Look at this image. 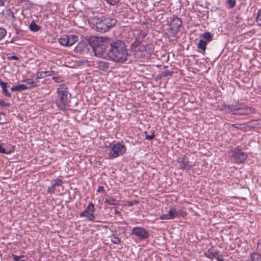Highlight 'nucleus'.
Here are the masks:
<instances>
[{
    "label": "nucleus",
    "mask_w": 261,
    "mask_h": 261,
    "mask_svg": "<svg viewBox=\"0 0 261 261\" xmlns=\"http://www.w3.org/2000/svg\"><path fill=\"white\" fill-rule=\"evenodd\" d=\"M107 55L109 60L115 63L124 62L128 55L125 42L119 39L110 41Z\"/></svg>",
    "instance_id": "obj_1"
},
{
    "label": "nucleus",
    "mask_w": 261,
    "mask_h": 261,
    "mask_svg": "<svg viewBox=\"0 0 261 261\" xmlns=\"http://www.w3.org/2000/svg\"><path fill=\"white\" fill-rule=\"evenodd\" d=\"M117 22V19L114 18L102 16L91 18L89 23L97 31L105 33L112 29Z\"/></svg>",
    "instance_id": "obj_2"
},
{
    "label": "nucleus",
    "mask_w": 261,
    "mask_h": 261,
    "mask_svg": "<svg viewBox=\"0 0 261 261\" xmlns=\"http://www.w3.org/2000/svg\"><path fill=\"white\" fill-rule=\"evenodd\" d=\"M90 46L92 47V50L96 56L100 57L106 52H108L109 46L108 45V42L107 39L102 38L94 37L91 38L89 41Z\"/></svg>",
    "instance_id": "obj_3"
},
{
    "label": "nucleus",
    "mask_w": 261,
    "mask_h": 261,
    "mask_svg": "<svg viewBox=\"0 0 261 261\" xmlns=\"http://www.w3.org/2000/svg\"><path fill=\"white\" fill-rule=\"evenodd\" d=\"M58 96L56 102L59 109L66 111L70 106L66 102L68 94V89L66 86L61 85L57 89Z\"/></svg>",
    "instance_id": "obj_4"
},
{
    "label": "nucleus",
    "mask_w": 261,
    "mask_h": 261,
    "mask_svg": "<svg viewBox=\"0 0 261 261\" xmlns=\"http://www.w3.org/2000/svg\"><path fill=\"white\" fill-rule=\"evenodd\" d=\"M225 111L227 112H231L234 115H247L255 112L254 108L241 104L228 106L225 108Z\"/></svg>",
    "instance_id": "obj_5"
},
{
    "label": "nucleus",
    "mask_w": 261,
    "mask_h": 261,
    "mask_svg": "<svg viewBox=\"0 0 261 261\" xmlns=\"http://www.w3.org/2000/svg\"><path fill=\"white\" fill-rule=\"evenodd\" d=\"M146 34L145 32L140 31L139 34L138 35L135 41L132 44L131 47L135 51H141L144 53L146 51V46L142 44V42L146 36Z\"/></svg>",
    "instance_id": "obj_6"
},
{
    "label": "nucleus",
    "mask_w": 261,
    "mask_h": 261,
    "mask_svg": "<svg viewBox=\"0 0 261 261\" xmlns=\"http://www.w3.org/2000/svg\"><path fill=\"white\" fill-rule=\"evenodd\" d=\"M95 212L94 205L92 202H89L86 210L80 214L81 217H87L89 221H94L95 217L94 215Z\"/></svg>",
    "instance_id": "obj_7"
},
{
    "label": "nucleus",
    "mask_w": 261,
    "mask_h": 261,
    "mask_svg": "<svg viewBox=\"0 0 261 261\" xmlns=\"http://www.w3.org/2000/svg\"><path fill=\"white\" fill-rule=\"evenodd\" d=\"M132 233L137 237L141 240H144L149 237L148 232L146 229L140 227H135L132 229Z\"/></svg>",
    "instance_id": "obj_8"
},
{
    "label": "nucleus",
    "mask_w": 261,
    "mask_h": 261,
    "mask_svg": "<svg viewBox=\"0 0 261 261\" xmlns=\"http://www.w3.org/2000/svg\"><path fill=\"white\" fill-rule=\"evenodd\" d=\"M177 161L179 164L180 168L182 170H189L195 165V163L189 162L185 155L179 157Z\"/></svg>",
    "instance_id": "obj_9"
},
{
    "label": "nucleus",
    "mask_w": 261,
    "mask_h": 261,
    "mask_svg": "<svg viewBox=\"0 0 261 261\" xmlns=\"http://www.w3.org/2000/svg\"><path fill=\"white\" fill-rule=\"evenodd\" d=\"M125 151L126 148H108L107 153L109 159H112L122 155Z\"/></svg>",
    "instance_id": "obj_10"
},
{
    "label": "nucleus",
    "mask_w": 261,
    "mask_h": 261,
    "mask_svg": "<svg viewBox=\"0 0 261 261\" xmlns=\"http://www.w3.org/2000/svg\"><path fill=\"white\" fill-rule=\"evenodd\" d=\"M89 46H91L89 41L88 42L87 41L80 42L75 47L74 51L76 53L82 54L85 52L88 51L89 49Z\"/></svg>",
    "instance_id": "obj_11"
},
{
    "label": "nucleus",
    "mask_w": 261,
    "mask_h": 261,
    "mask_svg": "<svg viewBox=\"0 0 261 261\" xmlns=\"http://www.w3.org/2000/svg\"><path fill=\"white\" fill-rule=\"evenodd\" d=\"M182 21L181 19L177 17H173L170 20L169 25L171 31L177 32L181 27Z\"/></svg>",
    "instance_id": "obj_12"
},
{
    "label": "nucleus",
    "mask_w": 261,
    "mask_h": 261,
    "mask_svg": "<svg viewBox=\"0 0 261 261\" xmlns=\"http://www.w3.org/2000/svg\"><path fill=\"white\" fill-rule=\"evenodd\" d=\"M170 219H173L175 218L184 217L187 213L181 210H176L175 208H170L168 212Z\"/></svg>",
    "instance_id": "obj_13"
},
{
    "label": "nucleus",
    "mask_w": 261,
    "mask_h": 261,
    "mask_svg": "<svg viewBox=\"0 0 261 261\" xmlns=\"http://www.w3.org/2000/svg\"><path fill=\"white\" fill-rule=\"evenodd\" d=\"M229 154L230 156L234 158V159L237 163H243L247 158V154L244 152L238 151L236 152H229Z\"/></svg>",
    "instance_id": "obj_14"
},
{
    "label": "nucleus",
    "mask_w": 261,
    "mask_h": 261,
    "mask_svg": "<svg viewBox=\"0 0 261 261\" xmlns=\"http://www.w3.org/2000/svg\"><path fill=\"white\" fill-rule=\"evenodd\" d=\"M62 184H63L62 180L59 178L51 180V186L47 187V193L49 194H53L55 192V190H56L55 187L56 186H57V187L61 186H62Z\"/></svg>",
    "instance_id": "obj_15"
},
{
    "label": "nucleus",
    "mask_w": 261,
    "mask_h": 261,
    "mask_svg": "<svg viewBox=\"0 0 261 261\" xmlns=\"http://www.w3.org/2000/svg\"><path fill=\"white\" fill-rule=\"evenodd\" d=\"M96 65L99 70L106 71L109 68L110 63L106 61H99L96 62Z\"/></svg>",
    "instance_id": "obj_16"
},
{
    "label": "nucleus",
    "mask_w": 261,
    "mask_h": 261,
    "mask_svg": "<svg viewBox=\"0 0 261 261\" xmlns=\"http://www.w3.org/2000/svg\"><path fill=\"white\" fill-rule=\"evenodd\" d=\"M207 41H204L203 39H200L198 41V43L197 44V47L200 50H199V51L202 54H204L205 52L206 47L207 45Z\"/></svg>",
    "instance_id": "obj_17"
},
{
    "label": "nucleus",
    "mask_w": 261,
    "mask_h": 261,
    "mask_svg": "<svg viewBox=\"0 0 261 261\" xmlns=\"http://www.w3.org/2000/svg\"><path fill=\"white\" fill-rule=\"evenodd\" d=\"M0 86L2 89L3 93L4 95L8 97H11V95L7 89V83L2 81V80L0 79Z\"/></svg>",
    "instance_id": "obj_18"
},
{
    "label": "nucleus",
    "mask_w": 261,
    "mask_h": 261,
    "mask_svg": "<svg viewBox=\"0 0 261 261\" xmlns=\"http://www.w3.org/2000/svg\"><path fill=\"white\" fill-rule=\"evenodd\" d=\"M216 254H217V252L212 247L210 248L205 253V256L211 259H213L215 256H216Z\"/></svg>",
    "instance_id": "obj_19"
},
{
    "label": "nucleus",
    "mask_w": 261,
    "mask_h": 261,
    "mask_svg": "<svg viewBox=\"0 0 261 261\" xmlns=\"http://www.w3.org/2000/svg\"><path fill=\"white\" fill-rule=\"evenodd\" d=\"M68 39H69L68 35H64L58 39V42L62 46H68Z\"/></svg>",
    "instance_id": "obj_20"
},
{
    "label": "nucleus",
    "mask_w": 261,
    "mask_h": 261,
    "mask_svg": "<svg viewBox=\"0 0 261 261\" xmlns=\"http://www.w3.org/2000/svg\"><path fill=\"white\" fill-rule=\"evenodd\" d=\"M69 39H68V46H72L73 44H74L78 40V37L76 36L70 35H68Z\"/></svg>",
    "instance_id": "obj_21"
},
{
    "label": "nucleus",
    "mask_w": 261,
    "mask_h": 261,
    "mask_svg": "<svg viewBox=\"0 0 261 261\" xmlns=\"http://www.w3.org/2000/svg\"><path fill=\"white\" fill-rule=\"evenodd\" d=\"M29 29L31 31L33 32H36L39 31L41 28L38 25H37L33 20L31 22L29 25Z\"/></svg>",
    "instance_id": "obj_22"
},
{
    "label": "nucleus",
    "mask_w": 261,
    "mask_h": 261,
    "mask_svg": "<svg viewBox=\"0 0 261 261\" xmlns=\"http://www.w3.org/2000/svg\"><path fill=\"white\" fill-rule=\"evenodd\" d=\"M105 203L110 205L114 206H116L119 204L118 201L113 198H106L105 200Z\"/></svg>",
    "instance_id": "obj_23"
},
{
    "label": "nucleus",
    "mask_w": 261,
    "mask_h": 261,
    "mask_svg": "<svg viewBox=\"0 0 261 261\" xmlns=\"http://www.w3.org/2000/svg\"><path fill=\"white\" fill-rule=\"evenodd\" d=\"M201 37H203V38L205 39L204 41H207V43L208 42L212 41L213 39V35L211 34L208 32H206L203 33L201 35Z\"/></svg>",
    "instance_id": "obj_24"
},
{
    "label": "nucleus",
    "mask_w": 261,
    "mask_h": 261,
    "mask_svg": "<svg viewBox=\"0 0 261 261\" xmlns=\"http://www.w3.org/2000/svg\"><path fill=\"white\" fill-rule=\"evenodd\" d=\"M23 82H25L27 84L26 85H28V89L38 86L37 82L33 81L30 79H25L23 81Z\"/></svg>",
    "instance_id": "obj_25"
},
{
    "label": "nucleus",
    "mask_w": 261,
    "mask_h": 261,
    "mask_svg": "<svg viewBox=\"0 0 261 261\" xmlns=\"http://www.w3.org/2000/svg\"><path fill=\"white\" fill-rule=\"evenodd\" d=\"M251 261H261V255L257 252H253L250 256Z\"/></svg>",
    "instance_id": "obj_26"
},
{
    "label": "nucleus",
    "mask_w": 261,
    "mask_h": 261,
    "mask_svg": "<svg viewBox=\"0 0 261 261\" xmlns=\"http://www.w3.org/2000/svg\"><path fill=\"white\" fill-rule=\"evenodd\" d=\"M14 148H0V153L7 154H11L14 152Z\"/></svg>",
    "instance_id": "obj_27"
},
{
    "label": "nucleus",
    "mask_w": 261,
    "mask_h": 261,
    "mask_svg": "<svg viewBox=\"0 0 261 261\" xmlns=\"http://www.w3.org/2000/svg\"><path fill=\"white\" fill-rule=\"evenodd\" d=\"M6 14L8 19L11 20H14L15 19L14 14L10 9L6 10Z\"/></svg>",
    "instance_id": "obj_28"
},
{
    "label": "nucleus",
    "mask_w": 261,
    "mask_h": 261,
    "mask_svg": "<svg viewBox=\"0 0 261 261\" xmlns=\"http://www.w3.org/2000/svg\"><path fill=\"white\" fill-rule=\"evenodd\" d=\"M108 5L112 6H117L120 0H104Z\"/></svg>",
    "instance_id": "obj_29"
},
{
    "label": "nucleus",
    "mask_w": 261,
    "mask_h": 261,
    "mask_svg": "<svg viewBox=\"0 0 261 261\" xmlns=\"http://www.w3.org/2000/svg\"><path fill=\"white\" fill-rule=\"evenodd\" d=\"M17 91H22L28 89L27 85L18 84L16 85Z\"/></svg>",
    "instance_id": "obj_30"
},
{
    "label": "nucleus",
    "mask_w": 261,
    "mask_h": 261,
    "mask_svg": "<svg viewBox=\"0 0 261 261\" xmlns=\"http://www.w3.org/2000/svg\"><path fill=\"white\" fill-rule=\"evenodd\" d=\"M46 73H47V72H45V71H38L36 74V79H43L46 77Z\"/></svg>",
    "instance_id": "obj_31"
},
{
    "label": "nucleus",
    "mask_w": 261,
    "mask_h": 261,
    "mask_svg": "<svg viewBox=\"0 0 261 261\" xmlns=\"http://www.w3.org/2000/svg\"><path fill=\"white\" fill-rule=\"evenodd\" d=\"M154 132H155L154 130H151V132H150L151 134L148 135V134H147V133L146 132H145V134L146 139H148V140L152 139L155 137Z\"/></svg>",
    "instance_id": "obj_32"
},
{
    "label": "nucleus",
    "mask_w": 261,
    "mask_h": 261,
    "mask_svg": "<svg viewBox=\"0 0 261 261\" xmlns=\"http://www.w3.org/2000/svg\"><path fill=\"white\" fill-rule=\"evenodd\" d=\"M6 30L2 28H0V40H2L6 35Z\"/></svg>",
    "instance_id": "obj_33"
},
{
    "label": "nucleus",
    "mask_w": 261,
    "mask_h": 261,
    "mask_svg": "<svg viewBox=\"0 0 261 261\" xmlns=\"http://www.w3.org/2000/svg\"><path fill=\"white\" fill-rule=\"evenodd\" d=\"M256 20L258 24L261 25V9L259 10L257 12V16L256 18Z\"/></svg>",
    "instance_id": "obj_34"
},
{
    "label": "nucleus",
    "mask_w": 261,
    "mask_h": 261,
    "mask_svg": "<svg viewBox=\"0 0 261 261\" xmlns=\"http://www.w3.org/2000/svg\"><path fill=\"white\" fill-rule=\"evenodd\" d=\"M161 74L163 76L166 77L168 76H171L172 74V72L167 70L162 72Z\"/></svg>",
    "instance_id": "obj_35"
},
{
    "label": "nucleus",
    "mask_w": 261,
    "mask_h": 261,
    "mask_svg": "<svg viewBox=\"0 0 261 261\" xmlns=\"http://www.w3.org/2000/svg\"><path fill=\"white\" fill-rule=\"evenodd\" d=\"M111 241L114 244H119L121 243L120 239L116 237H113Z\"/></svg>",
    "instance_id": "obj_36"
},
{
    "label": "nucleus",
    "mask_w": 261,
    "mask_h": 261,
    "mask_svg": "<svg viewBox=\"0 0 261 261\" xmlns=\"http://www.w3.org/2000/svg\"><path fill=\"white\" fill-rule=\"evenodd\" d=\"M227 3L229 4L230 8H233L236 5V2L235 0H228Z\"/></svg>",
    "instance_id": "obj_37"
},
{
    "label": "nucleus",
    "mask_w": 261,
    "mask_h": 261,
    "mask_svg": "<svg viewBox=\"0 0 261 261\" xmlns=\"http://www.w3.org/2000/svg\"><path fill=\"white\" fill-rule=\"evenodd\" d=\"M160 219L161 220H170L168 213L167 214H163L161 215L160 217Z\"/></svg>",
    "instance_id": "obj_38"
},
{
    "label": "nucleus",
    "mask_w": 261,
    "mask_h": 261,
    "mask_svg": "<svg viewBox=\"0 0 261 261\" xmlns=\"http://www.w3.org/2000/svg\"><path fill=\"white\" fill-rule=\"evenodd\" d=\"M53 79L55 81V82L57 83H60L62 81L61 78L59 76H53Z\"/></svg>",
    "instance_id": "obj_39"
},
{
    "label": "nucleus",
    "mask_w": 261,
    "mask_h": 261,
    "mask_svg": "<svg viewBox=\"0 0 261 261\" xmlns=\"http://www.w3.org/2000/svg\"><path fill=\"white\" fill-rule=\"evenodd\" d=\"M233 125L236 128H238L240 129H242L244 128V124H243L237 123V124H233Z\"/></svg>",
    "instance_id": "obj_40"
},
{
    "label": "nucleus",
    "mask_w": 261,
    "mask_h": 261,
    "mask_svg": "<svg viewBox=\"0 0 261 261\" xmlns=\"http://www.w3.org/2000/svg\"><path fill=\"white\" fill-rule=\"evenodd\" d=\"M10 106L9 103H6L4 101L2 100H0V106L2 107H9Z\"/></svg>",
    "instance_id": "obj_41"
},
{
    "label": "nucleus",
    "mask_w": 261,
    "mask_h": 261,
    "mask_svg": "<svg viewBox=\"0 0 261 261\" xmlns=\"http://www.w3.org/2000/svg\"><path fill=\"white\" fill-rule=\"evenodd\" d=\"M105 147H107V146H106ZM108 147H124V146L123 145L121 144H120L119 143H118L117 144H113L112 146L110 145Z\"/></svg>",
    "instance_id": "obj_42"
},
{
    "label": "nucleus",
    "mask_w": 261,
    "mask_h": 261,
    "mask_svg": "<svg viewBox=\"0 0 261 261\" xmlns=\"http://www.w3.org/2000/svg\"><path fill=\"white\" fill-rule=\"evenodd\" d=\"M8 59L10 60H19V58L16 56H10L8 58Z\"/></svg>",
    "instance_id": "obj_43"
},
{
    "label": "nucleus",
    "mask_w": 261,
    "mask_h": 261,
    "mask_svg": "<svg viewBox=\"0 0 261 261\" xmlns=\"http://www.w3.org/2000/svg\"><path fill=\"white\" fill-rule=\"evenodd\" d=\"M104 191V188L103 186H100L99 187L98 190H97V192H103Z\"/></svg>",
    "instance_id": "obj_44"
},
{
    "label": "nucleus",
    "mask_w": 261,
    "mask_h": 261,
    "mask_svg": "<svg viewBox=\"0 0 261 261\" xmlns=\"http://www.w3.org/2000/svg\"><path fill=\"white\" fill-rule=\"evenodd\" d=\"M6 0H0V7L5 6Z\"/></svg>",
    "instance_id": "obj_45"
},
{
    "label": "nucleus",
    "mask_w": 261,
    "mask_h": 261,
    "mask_svg": "<svg viewBox=\"0 0 261 261\" xmlns=\"http://www.w3.org/2000/svg\"><path fill=\"white\" fill-rule=\"evenodd\" d=\"M11 90L12 92L17 91L16 85V86H13V87H12L11 88Z\"/></svg>",
    "instance_id": "obj_46"
},
{
    "label": "nucleus",
    "mask_w": 261,
    "mask_h": 261,
    "mask_svg": "<svg viewBox=\"0 0 261 261\" xmlns=\"http://www.w3.org/2000/svg\"><path fill=\"white\" fill-rule=\"evenodd\" d=\"M45 72H47V73L45 74H46V76H47L52 75L54 71H45Z\"/></svg>",
    "instance_id": "obj_47"
},
{
    "label": "nucleus",
    "mask_w": 261,
    "mask_h": 261,
    "mask_svg": "<svg viewBox=\"0 0 261 261\" xmlns=\"http://www.w3.org/2000/svg\"><path fill=\"white\" fill-rule=\"evenodd\" d=\"M214 257L216 258L218 261H219V260L221 259L220 258L218 252H217V254H216V256H215Z\"/></svg>",
    "instance_id": "obj_48"
},
{
    "label": "nucleus",
    "mask_w": 261,
    "mask_h": 261,
    "mask_svg": "<svg viewBox=\"0 0 261 261\" xmlns=\"http://www.w3.org/2000/svg\"><path fill=\"white\" fill-rule=\"evenodd\" d=\"M115 214H119V213H120V212H119V211H118V210H115Z\"/></svg>",
    "instance_id": "obj_49"
},
{
    "label": "nucleus",
    "mask_w": 261,
    "mask_h": 261,
    "mask_svg": "<svg viewBox=\"0 0 261 261\" xmlns=\"http://www.w3.org/2000/svg\"><path fill=\"white\" fill-rule=\"evenodd\" d=\"M128 205H133V203H131L130 202H128Z\"/></svg>",
    "instance_id": "obj_50"
},
{
    "label": "nucleus",
    "mask_w": 261,
    "mask_h": 261,
    "mask_svg": "<svg viewBox=\"0 0 261 261\" xmlns=\"http://www.w3.org/2000/svg\"><path fill=\"white\" fill-rule=\"evenodd\" d=\"M25 0H19L20 2L22 3L23 2H24Z\"/></svg>",
    "instance_id": "obj_51"
},
{
    "label": "nucleus",
    "mask_w": 261,
    "mask_h": 261,
    "mask_svg": "<svg viewBox=\"0 0 261 261\" xmlns=\"http://www.w3.org/2000/svg\"><path fill=\"white\" fill-rule=\"evenodd\" d=\"M219 261H223V259H221L219 260Z\"/></svg>",
    "instance_id": "obj_52"
},
{
    "label": "nucleus",
    "mask_w": 261,
    "mask_h": 261,
    "mask_svg": "<svg viewBox=\"0 0 261 261\" xmlns=\"http://www.w3.org/2000/svg\"><path fill=\"white\" fill-rule=\"evenodd\" d=\"M0 147H2V146H1V144H0Z\"/></svg>",
    "instance_id": "obj_53"
}]
</instances>
